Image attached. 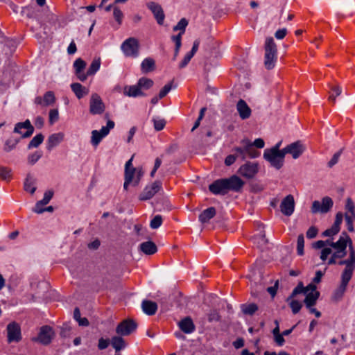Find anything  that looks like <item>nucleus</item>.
<instances>
[{
    "label": "nucleus",
    "instance_id": "f257e3e1",
    "mask_svg": "<svg viewBox=\"0 0 355 355\" xmlns=\"http://www.w3.org/2000/svg\"><path fill=\"white\" fill-rule=\"evenodd\" d=\"M277 60V46L272 37H267L264 44V67L271 70Z\"/></svg>",
    "mask_w": 355,
    "mask_h": 355
},
{
    "label": "nucleus",
    "instance_id": "f03ea898",
    "mask_svg": "<svg viewBox=\"0 0 355 355\" xmlns=\"http://www.w3.org/2000/svg\"><path fill=\"white\" fill-rule=\"evenodd\" d=\"M238 157L241 160L248 158H255L259 155V152L253 147L252 142L248 139H243L240 141V146L232 149Z\"/></svg>",
    "mask_w": 355,
    "mask_h": 355
},
{
    "label": "nucleus",
    "instance_id": "7ed1b4c3",
    "mask_svg": "<svg viewBox=\"0 0 355 355\" xmlns=\"http://www.w3.org/2000/svg\"><path fill=\"white\" fill-rule=\"evenodd\" d=\"M284 157L285 155L282 149L281 152H275L266 149L263 153V158L267 160L272 166L277 169H279L282 167Z\"/></svg>",
    "mask_w": 355,
    "mask_h": 355
},
{
    "label": "nucleus",
    "instance_id": "20e7f679",
    "mask_svg": "<svg viewBox=\"0 0 355 355\" xmlns=\"http://www.w3.org/2000/svg\"><path fill=\"white\" fill-rule=\"evenodd\" d=\"M333 205V200L329 196H325L322 198L321 201L315 200L313 202L311 211L312 214H327L331 209Z\"/></svg>",
    "mask_w": 355,
    "mask_h": 355
},
{
    "label": "nucleus",
    "instance_id": "39448f33",
    "mask_svg": "<svg viewBox=\"0 0 355 355\" xmlns=\"http://www.w3.org/2000/svg\"><path fill=\"white\" fill-rule=\"evenodd\" d=\"M139 42L135 37H130L121 44V49L126 56L137 57L139 54Z\"/></svg>",
    "mask_w": 355,
    "mask_h": 355
},
{
    "label": "nucleus",
    "instance_id": "423d86ee",
    "mask_svg": "<svg viewBox=\"0 0 355 355\" xmlns=\"http://www.w3.org/2000/svg\"><path fill=\"white\" fill-rule=\"evenodd\" d=\"M259 171V164L254 162H246L241 165L238 169L237 173L246 179L254 178Z\"/></svg>",
    "mask_w": 355,
    "mask_h": 355
},
{
    "label": "nucleus",
    "instance_id": "0eeeda50",
    "mask_svg": "<svg viewBox=\"0 0 355 355\" xmlns=\"http://www.w3.org/2000/svg\"><path fill=\"white\" fill-rule=\"evenodd\" d=\"M114 127V122L109 120L105 127H103L100 131L93 130L92 132V144L96 146L98 145L103 137L108 135L110 130Z\"/></svg>",
    "mask_w": 355,
    "mask_h": 355
},
{
    "label": "nucleus",
    "instance_id": "6e6552de",
    "mask_svg": "<svg viewBox=\"0 0 355 355\" xmlns=\"http://www.w3.org/2000/svg\"><path fill=\"white\" fill-rule=\"evenodd\" d=\"M137 323L131 319H127L120 322L116 329V332L120 336H128L137 329Z\"/></svg>",
    "mask_w": 355,
    "mask_h": 355
},
{
    "label": "nucleus",
    "instance_id": "1a4fd4ad",
    "mask_svg": "<svg viewBox=\"0 0 355 355\" xmlns=\"http://www.w3.org/2000/svg\"><path fill=\"white\" fill-rule=\"evenodd\" d=\"M33 132L34 128L28 119L16 123L14 128V132L21 135V138L30 137Z\"/></svg>",
    "mask_w": 355,
    "mask_h": 355
},
{
    "label": "nucleus",
    "instance_id": "9d476101",
    "mask_svg": "<svg viewBox=\"0 0 355 355\" xmlns=\"http://www.w3.org/2000/svg\"><path fill=\"white\" fill-rule=\"evenodd\" d=\"M105 106L100 96L93 94L89 101V112L92 114H101L104 112Z\"/></svg>",
    "mask_w": 355,
    "mask_h": 355
},
{
    "label": "nucleus",
    "instance_id": "9b49d317",
    "mask_svg": "<svg viewBox=\"0 0 355 355\" xmlns=\"http://www.w3.org/2000/svg\"><path fill=\"white\" fill-rule=\"evenodd\" d=\"M226 184L227 190L234 192H241L245 185V182L236 175L229 178H223Z\"/></svg>",
    "mask_w": 355,
    "mask_h": 355
},
{
    "label": "nucleus",
    "instance_id": "f8f14e48",
    "mask_svg": "<svg viewBox=\"0 0 355 355\" xmlns=\"http://www.w3.org/2000/svg\"><path fill=\"white\" fill-rule=\"evenodd\" d=\"M345 268L341 276L352 279L354 270H355V250L352 245L349 246V256L345 259Z\"/></svg>",
    "mask_w": 355,
    "mask_h": 355
},
{
    "label": "nucleus",
    "instance_id": "ddd939ff",
    "mask_svg": "<svg viewBox=\"0 0 355 355\" xmlns=\"http://www.w3.org/2000/svg\"><path fill=\"white\" fill-rule=\"evenodd\" d=\"M284 155L291 154L293 159H297L304 151L305 147L300 141L293 142L282 149Z\"/></svg>",
    "mask_w": 355,
    "mask_h": 355
},
{
    "label": "nucleus",
    "instance_id": "4468645a",
    "mask_svg": "<svg viewBox=\"0 0 355 355\" xmlns=\"http://www.w3.org/2000/svg\"><path fill=\"white\" fill-rule=\"evenodd\" d=\"M8 342H19L21 339V329L19 325L15 322H10L7 326Z\"/></svg>",
    "mask_w": 355,
    "mask_h": 355
},
{
    "label": "nucleus",
    "instance_id": "2eb2a0df",
    "mask_svg": "<svg viewBox=\"0 0 355 355\" xmlns=\"http://www.w3.org/2000/svg\"><path fill=\"white\" fill-rule=\"evenodd\" d=\"M294 209L295 199L292 195L289 194L282 200L280 204V211L284 215L290 216L294 212Z\"/></svg>",
    "mask_w": 355,
    "mask_h": 355
},
{
    "label": "nucleus",
    "instance_id": "dca6fc26",
    "mask_svg": "<svg viewBox=\"0 0 355 355\" xmlns=\"http://www.w3.org/2000/svg\"><path fill=\"white\" fill-rule=\"evenodd\" d=\"M53 335L54 334L51 327L49 326H43L40 329L38 336L33 340L43 345H48L51 343Z\"/></svg>",
    "mask_w": 355,
    "mask_h": 355
},
{
    "label": "nucleus",
    "instance_id": "f3484780",
    "mask_svg": "<svg viewBox=\"0 0 355 355\" xmlns=\"http://www.w3.org/2000/svg\"><path fill=\"white\" fill-rule=\"evenodd\" d=\"M162 184L159 181H155L150 186H147L139 195L140 200H147L152 198L161 189Z\"/></svg>",
    "mask_w": 355,
    "mask_h": 355
},
{
    "label": "nucleus",
    "instance_id": "a211bd4d",
    "mask_svg": "<svg viewBox=\"0 0 355 355\" xmlns=\"http://www.w3.org/2000/svg\"><path fill=\"white\" fill-rule=\"evenodd\" d=\"M55 100L53 92L49 91L44 94L43 97L37 96L34 100V103L42 107H48L53 105L55 103Z\"/></svg>",
    "mask_w": 355,
    "mask_h": 355
},
{
    "label": "nucleus",
    "instance_id": "6ab92c4d",
    "mask_svg": "<svg viewBox=\"0 0 355 355\" xmlns=\"http://www.w3.org/2000/svg\"><path fill=\"white\" fill-rule=\"evenodd\" d=\"M133 156L125 163V182L123 184V188L125 190H128V187L132 182L133 176L136 172V168L132 166Z\"/></svg>",
    "mask_w": 355,
    "mask_h": 355
},
{
    "label": "nucleus",
    "instance_id": "aec40b11",
    "mask_svg": "<svg viewBox=\"0 0 355 355\" xmlns=\"http://www.w3.org/2000/svg\"><path fill=\"white\" fill-rule=\"evenodd\" d=\"M343 215L341 212H338L336 215V219L334 225L331 228L326 230L322 232L323 236H332L337 234L340 231V227L343 221Z\"/></svg>",
    "mask_w": 355,
    "mask_h": 355
},
{
    "label": "nucleus",
    "instance_id": "412c9836",
    "mask_svg": "<svg viewBox=\"0 0 355 355\" xmlns=\"http://www.w3.org/2000/svg\"><path fill=\"white\" fill-rule=\"evenodd\" d=\"M209 191L215 195H225L227 190L224 179H219L214 181L209 186Z\"/></svg>",
    "mask_w": 355,
    "mask_h": 355
},
{
    "label": "nucleus",
    "instance_id": "4be33fe9",
    "mask_svg": "<svg viewBox=\"0 0 355 355\" xmlns=\"http://www.w3.org/2000/svg\"><path fill=\"white\" fill-rule=\"evenodd\" d=\"M236 110L239 116L243 120L250 118L252 111L244 100L240 99L238 101L236 104Z\"/></svg>",
    "mask_w": 355,
    "mask_h": 355
},
{
    "label": "nucleus",
    "instance_id": "5701e85b",
    "mask_svg": "<svg viewBox=\"0 0 355 355\" xmlns=\"http://www.w3.org/2000/svg\"><path fill=\"white\" fill-rule=\"evenodd\" d=\"M349 242L352 245V240L350 237L345 232H343L339 239L336 242L331 243V247L336 250H346L347 243Z\"/></svg>",
    "mask_w": 355,
    "mask_h": 355
},
{
    "label": "nucleus",
    "instance_id": "b1692460",
    "mask_svg": "<svg viewBox=\"0 0 355 355\" xmlns=\"http://www.w3.org/2000/svg\"><path fill=\"white\" fill-rule=\"evenodd\" d=\"M350 279H351L341 276L340 284L336 289L332 297L335 301H338L343 297L345 292L346 291L347 284Z\"/></svg>",
    "mask_w": 355,
    "mask_h": 355
},
{
    "label": "nucleus",
    "instance_id": "393cba45",
    "mask_svg": "<svg viewBox=\"0 0 355 355\" xmlns=\"http://www.w3.org/2000/svg\"><path fill=\"white\" fill-rule=\"evenodd\" d=\"M148 8L153 12L157 23L160 25L163 24L165 15L162 7L155 3L151 2L148 5Z\"/></svg>",
    "mask_w": 355,
    "mask_h": 355
},
{
    "label": "nucleus",
    "instance_id": "a878e982",
    "mask_svg": "<svg viewBox=\"0 0 355 355\" xmlns=\"http://www.w3.org/2000/svg\"><path fill=\"white\" fill-rule=\"evenodd\" d=\"M64 139L63 132H58L51 135L47 139L46 148L49 150H52L54 147L61 143Z\"/></svg>",
    "mask_w": 355,
    "mask_h": 355
},
{
    "label": "nucleus",
    "instance_id": "bb28decb",
    "mask_svg": "<svg viewBox=\"0 0 355 355\" xmlns=\"http://www.w3.org/2000/svg\"><path fill=\"white\" fill-rule=\"evenodd\" d=\"M180 329L185 334H191L195 330V325L190 317H186L179 322Z\"/></svg>",
    "mask_w": 355,
    "mask_h": 355
},
{
    "label": "nucleus",
    "instance_id": "cd10ccee",
    "mask_svg": "<svg viewBox=\"0 0 355 355\" xmlns=\"http://www.w3.org/2000/svg\"><path fill=\"white\" fill-rule=\"evenodd\" d=\"M123 94L130 97H137L144 96V93L141 91L139 85L126 86L124 87Z\"/></svg>",
    "mask_w": 355,
    "mask_h": 355
},
{
    "label": "nucleus",
    "instance_id": "c85d7f7f",
    "mask_svg": "<svg viewBox=\"0 0 355 355\" xmlns=\"http://www.w3.org/2000/svg\"><path fill=\"white\" fill-rule=\"evenodd\" d=\"M36 179L31 174H28L24 184V189L26 191L33 194L36 191Z\"/></svg>",
    "mask_w": 355,
    "mask_h": 355
},
{
    "label": "nucleus",
    "instance_id": "c756f323",
    "mask_svg": "<svg viewBox=\"0 0 355 355\" xmlns=\"http://www.w3.org/2000/svg\"><path fill=\"white\" fill-rule=\"evenodd\" d=\"M141 308L146 314L148 315H153L155 314L157 310V305L154 302L150 300H144L141 303Z\"/></svg>",
    "mask_w": 355,
    "mask_h": 355
},
{
    "label": "nucleus",
    "instance_id": "7c9ffc66",
    "mask_svg": "<svg viewBox=\"0 0 355 355\" xmlns=\"http://www.w3.org/2000/svg\"><path fill=\"white\" fill-rule=\"evenodd\" d=\"M139 249L147 255L153 254L157 251L156 245L150 241L141 243Z\"/></svg>",
    "mask_w": 355,
    "mask_h": 355
},
{
    "label": "nucleus",
    "instance_id": "2f4dec72",
    "mask_svg": "<svg viewBox=\"0 0 355 355\" xmlns=\"http://www.w3.org/2000/svg\"><path fill=\"white\" fill-rule=\"evenodd\" d=\"M216 214V209L213 207H209L204 210L199 216V220L205 223L209 222L210 219L214 218Z\"/></svg>",
    "mask_w": 355,
    "mask_h": 355
},
{
    "label": "nucleus",
    "instance_id": "473e14b6",
    "mask_svg": "<svg viewBox=\"0 0 355 355\" xmlns=\"http://www.w3.org/2000/svg\"><path fill=\"white\" fill-rule=\"evenodd\" d=\"M306 297L304 300V302L306 306V308H310L311 306H313L319 298L320 293L318 291L315 292H309L306 293Z\"/></svg>",
    "mask_w": 355,
    "mask_h": 355
},
{
    "label": "nucleus",
    "instance_id": "72a5a7b5",
    "mask_svg": "<svg viewBox=\"0 0 355 355\" xmlns=\"http://www.w3.org/2000/svg\"><path fill=\"white\" fill-rule=\"evenodd\" d=\"M71 88L78 99H80L88 94V89L80 83L71 84Z\"/></svg>",
    "mask_w": 355,
    "mask_h": 355
},
{
    "label": "nucleus",
    "instance_id": "f704fd0d",
    "mask_svg": "<svg viewBox=\"0 0 355 355\" xmlns=\"http://www.w3.org/2000/svg\"><path fill=\"white\" fill-rule=\"evenodd\" d=\"M155 61L153 59L148 58L143 60L141 64V68L144 73L153 71L155 70Z\"/></svg>",
    "mask_w": 355,
    "mask_h": 355
},
{
    "label": "nucleus",
    "instance_id": "c9c22d12",
    "mask_svg": "<svg viewBox=\"0 0 355 355\" xmlns=\"http://www.w3.org/2000/svg\"><path fill=\"white\" fill-rule=\"evenodd\" d=\"M253 241L259 248H265L268 243L263 231H261L258 235L254 236L253 237Z\"/></svg>",
    "mask_w": 355,
    "mask_h": 355
},
{
    "label": "nucleus",
    "instance_id": "e433bc0d",
    "mask_svg": "<svg viewBox=\"0 0 355 355\" xmlns=\"http://www.w3.org/2000/svg\"><path fill=\"white\" fill-rule=\"evenodd\" d=\"M241 309L245 315H252L258 310V306L254 303L243 304Z\"/></svg>",
    "mask_w": 355,
    "mask_h": 355
},
{
    "label": "nucleus",
    "instance_id": "4c0bfd02",
    "mask_svg": "<svg viewBox=\"0 0 355 355\" xmlns=\"http://www.w3.org/2000/svg\"><path fill=\"white\" fill-rule=\"evenodd\" d=\"M111 344L116 352H119L125 347V341L120 336H114L111 340Z\"/></svg>",
    "mask_w": 355,
    "mask_h": 355
},
{
    "label": "nucleus",
    "instance_id": "58836bf2",
    "mask_svg": "<svg viewBox=\"0 0 355 355\" xmlns=\"http://www.w3.org/2000/svg\"><path fill=\"white\" fill-rule=\"evenodd\" d=\"M19 142V139L10 137L8 139L4 144L3 150L4 151L8 153L12 150L15 149L17 144Z\"/></svg>",
    "mask_w": 355,
    "mask_h": 355
},
{
    "label": "nucleus",
    "instance_id": "ea45409f",
    "mask_svg": "<svg viewBox=\"0 0 355 355\" xmlns=\"http://www.w3.org/2000/svg\"><path fill=\"white\" fill-rule=\"evenodd\" d=\"M101 66V58H94L88 70H87V75H94L100 68Z\"/></svg>",
    "mask_w": 355,
    "mask_h": 355
},
{
    "label": "nucleus",
    "instance_id": "a19ab883",
    "mask_svg": "<svg viewBox=\"0 0 355 355\" xmlns=\"http://www.w3.org/2000/svg\"><path fill=\"white\" fill-rule=\"evenodd\" d=\"M0 178L5 181H10L12 178V170L8 167L0 166Z\"/></svg>",
    "mask_w": 355,
    "mask_h": 355
},
{
    "label": "nucleus",
    "instance_id": "79ce46f5",
    "mask_svg": "<svg viewBox=\"0 0 355 355\" xmlns=\"http://www.w3.org/2000/svg\"><path fill=\"white\" fill-rule=\"evenodd\" d=\"M44 135L42 134H38L35 136L29 142L28 145V148L38 147L44 141Z\"/></svg>",
    "mask_w": 355,
    "mask_h": 355
},
{
    "label": "nucleus",
    "instance_id": "37998d69",
    "mask_svg": "<svg viewBox=\"0 0 355 355\" xmlns=\"http://www.w3.org/2000/svg\"><path fill=\"white\" fill-rule=\"evenodd\" d=\"M329 87L331 88V89L335 92V94H330L329 98H328V100L329 101H331L334 104L336 103V97L340 96L342 93V89H341V87L339 86V85H336V86H331V85H329Z\"/></svg>",
    "mask_w": 355,
    "mask_h": 355
},
{
    "label": "nucleus",
    "instance_id": "c03bdc74",
    "mask_svg": "<svg viewBox=\"0 0 355 355\" xmlns=\"http://www.w3.org/2000/svg\"><path fill=\"white\" fill-rule=\"evenodd\" d=\"M137 84L139 87L144 89H148L153 85V80L148 78H141L138 80Z\"/></svg>",
    "mask_w": 355,
    "mask_h": 355
},
{
    "label": "nucleus",
    "instance_id": "a18cd8bd",
    "mask_svg": "<svg viewBox=\"0 0 355 355\" xmlns=\"http://www.w3.org/2000/svg\"><path fill=\"white\" fill-rule=\"evenodd\" d=\"M345 219L346 222V225L347 227L348 231L352 232H354V225L353 223L355 220V214H349V213H345Z\"/></svg>",
    "mask_w": 355,
    "mask_h": 355
},
{
    "label": "nucleus",
    "instance_id": "49530a36",
    "mask_svg": "<svg viewBox=\"0 0 355 355\" xmlns=\"http://www.w3.org/2000/svg\"><path fill=\"white\" fill-rule=\"evenodd\" d=\"M188 25V21L185 18H182L180 20L176 26L173 28V31H180L179 33L184 34L185 32L186 27Z\"/></svg>",
    "mask_w": 355,
    "mask_h": 355
},
{
    "label": "nucleus",
    "instance_id": "de8ad7c7",
    "mask_svg": "<svg viewBox=\"0 0 355 355\" xmlns=\"http://www.w3.org/2000/svg\"><path fill=\"white\" fill-rule=\"evenodd\" d=\"M304 238L303 234H300L297 241V251L300 256L304 254Z\"/></svg>",
    "mask_w": 355,
    "mask_h": 355
},
{
    "label": "nucleus",
    "instance_id": "09e8293b",
    "mask_svg": "<svg viewBox=\"0 0 355 355\" xmlns=\"http://www.w3.org/2000/svg\"><path fill=\"white\" fill-rule=\"evenodd\" d=\"M143 175L144 171L141 168H136V172L133 176L132 182L130 183V184L134 187H137L139 184Z\"/></svg>",
    "mask_w": 355,
    "mask_h": 355
},
{
    "label": "nucleus",
    "instance_id": "8fccbe9b",
    "mask_svg": "<svg viewBox=\"0 0 355 355\" xmlns=\"http://www.w3.org/2000/svg\"><path fill=\"white\" fill-rule=\"evenodd\" d=\"M86 62L81 58H78L73 63V67L76 70V73L82 72L85 68Z\"/></svg>",
    "mask_w": 355,
    "mask_h": 355
},
{
    "label": "nucleus",
    "instance_id": "3c124183",
    "mask_svg": "<svg viewBox=\"0 0 355 355\" xmlns=\"http://www.w3.org/2000/svg\"><path fill=\"white\" fill-rule=\"evenodd\" d=\"M290 307L292 309V312L294 314L297 313L302 307V304L297 300H292L289 303Z\"/></svg>",
    "mask_w": 355,
    "mask_h": 355
},
{
    "label": "nucleus",
    "instance_id": "603ef678",
    "mask_svg": "<svg viewBox=\"0 0 355 355\" xmlns=\"http://www.w3.org/2000/svg\"><path fill=\"white\" fill-rule=\"evenodd\" d=\"M173 80L165 85L164 87L160 90L159 93V98H162L171 91L173 87Z\"/></svg>",
    "mask_w": 355,
    "mask_h": 355
},
{
    "label": "nucleus",
    "instance_id": "864d4df0",
    "mask_svg": "<svg viewBox=\"0 0 355 355\" xmlns=\"http://www.w3.org/2000/svg\"><path fill=\"white\" fill-rule=\"evenodd\" d=\"M166 121L164 119H154L153 123L154 128L157 131H160L164 129L166 125Z\"/></svg>",
    "mask_w": 355,
    "mask_h": 355
},
{
    "label": "nucleus",
    "instance_id": "5fc2aeb1",
    "mask_svg": "<svg viewBox=\"0 0 355 355\" xmlns=\"http://www.w3.org/2000/svg\"><path fill=\"white\" fill-rule=\"evenodd\" d=\"M113 16L119 25L122 23L123 14L118 7H114Z\"/></svg>",
    "mask_w": 355,
    "mask_h": 355
},
{
    "label": "nucleus",
    "instance_id": "6e6d98bb",
    "mask_svg": "<svg viewBox=\"0 0 355 355\" xmlns=\"http://www.w3.org/2000/svg\"><path fill=\"white\" fill-rule=\"evenodd\" d=\"M53 196V191L51 190L46 191L44 194V198L42 200L39 201L40 205H47L49 201L51 200Z\"/></svg>",
    "mask_w": 355,
    "mask_h": 355
},
{
    "label": "nucleus",
    "instance_id": "4d7b16f0",
    "mask_svg": "<svg viewBox=\"0 0 355 355\" xmlns=\"http://www.w3.org/2000/svg\"><path fill=\"white\" fill-rule=\"evenodd\" d=\"M59 119V112L57 109H53L49 111V121L50 124H53Z\"/></svg>",
    "mask_w": 355,
    "mask_h": 355
},
{
    "label": "nucleus",
    "instance_id": "13d9d810",
    "mask_svg": "<svg viewBox=\"0 0 355 355\" xmlns=\"http://www.w3.org/2000/svg\"><path fill=\"white\" fill-rule=\"evenodd\" d=\"M162 218L159 215L155 216L150 221V227L153 229H157L162 225Z\"/></svg>",
    "mask_w": 355,
    "mask_h": 355
},
{
    "label": "nucleus",
    "instance_id": "bf43d9fd",
    "mask_svg": "<svg viewBox=\"0 0 355 355\" xmlns=\"http://www.w3.org/2000/svg\"><path fill=\"white\" fill-rule=\"evenodd\" d=\"M220 315L218 313V312L216 310H212L210 311V313L208 314V320L209 322H211L213 321H220Z\"/></svg>",
    "mask_w": 355,
    "mask_h": 355
},
{
    "label": "nucleus",
    "instance_id": "052dcab7",
    "mask_svg": "<svg viewBox=\"0 0 355 355\" xmlns=\"http://www.w3.org/2000/svg\"><path fill=\"white\" fill-rule=\"evenodd\" d=\"M305 293V288L303 286L302 282H300L297 286L293 289L291 297H294L295 295L300 293Z\"/></svg>",
    "mask_w": 355,
    "mask_h": 355
},
{
    "label": "nucleus",
    "instance_id": "680f3d73",
    "mask_svg": "<svg viewBox=\"0 0 355 355\" xmlns=\"http://www.w3.org/2000/svg\"><path fill=\"white\" fill-rule=\"evenodd\" d=\"M42 157V154L40 153L36 152L33 154H31L28 157V162L33 165L36 163Z\"/></svg>",
    "mask_w": 355,
    "mask_h": 355
},
{
    "label": "nucleus",
    "instance_id": "e2e57ef3",
    "mask_svg": "<svg viewBox=\"0 0 355 355\" xmlns=\"http://www.w3.org/2000/svg\"><path fill=\"white\" fill-rule=\"evenodd\" d=\"M238 158V155H236V153H234V154L230 155L226 157L225 159V164L226 166H231L235 162L236 159Z\"/></svg>",
    "mask_w": 355,
    "mask_h": 355
},
{
    "label": "nucleus",
    "instance_id": "0e129e2a",
    "mask_svg": "<svg viewBox=\"0 0 355 355\" xmlns=\"http://www.w3.org/2000/svg\"><path fill=\"white\" fill-rule=\"evenodd\" d=\"M346 209L347 210V213H349V214H355L354 211V205L352 199L347 198L345 205Z\"/></svg>",
    "mask_w": 355,
    "mask_h": 355
},
{
    "label": "nucleus",
    "instance_id": "69168bd1",
    "mask_svg": "<svg viewBox=\"0 0 355 355\" xmlns=\"http://www.w3.org/2000/svg\"><path fill=\"white\" fill-rule=\"evenodd\" d=\"M318 232V229L314 226H311L306 232V237L308 239H313L317 236Z\"/></svg>",
    "mask_w": 355,
    "mask_h": 355
},
{
    "label": "nucleus",
    "instance_id": "338daca9",
    "mask_svg": "<svg viewBox=\"0 0 355 355\" xmlns=\"http://www.w3.org/2000/svg\"><path fill=\"white\" fill-rule=\"evenodd\" d=\"M340 154V152H337L333 155V157L327 164L329 168L333 167L336 164L338 163Z\"/></svg>",
    "mask_w": 355,
    "mask_h": 355
},
{
    "label": "nucleus",
    "instance_id": "774afa93",
    "mask_svg": "<svg viewBox=\"0 0 355 355\" xmlns=\"http://www.w3.org/2000/svg\"><path fill=\"white\" fill-rule=\"evenodd\" d=\"M110 344V340L108 339H104L103 338H100L98 340V347L100 350H103L106 349Z\"/></svg>",
    "mask_w": 355,
    "mask_h": 355
}]
</instances>
